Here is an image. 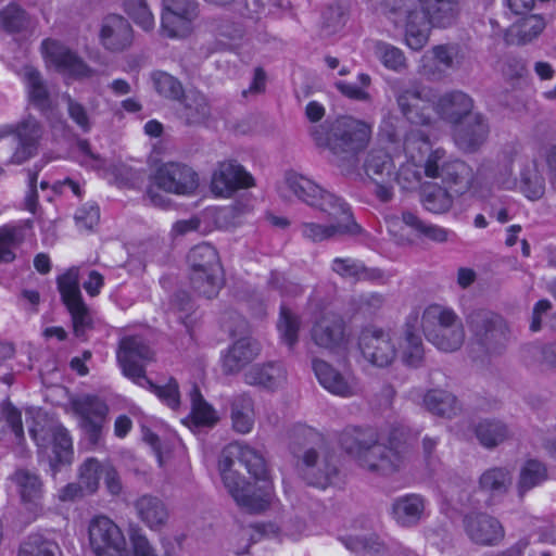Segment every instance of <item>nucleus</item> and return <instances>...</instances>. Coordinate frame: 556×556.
Masks as SVG:
<instances>
[{
  "instance_id": "4be33fe9",
  "label": "nucleus",
  "mask_w": 556,
  "mask_h": 556,
  "mask_svg": "<svg viewBox=\"0 0 556 556\" xmlns=\"http://www.w3.org/2000/svg\"><path fill=\"white\" fill-rule=\"evenodd\" d=\"M98 39L105 51L121 53L132 46L135 31L128 20L119 14L112 13L102 18Z\"/></svg>"
},
{
  "instance_id": "4d7b16f0",
  "label": "nucleus",
  "mask_w": 556,
  "mask_h": 556,
  "mask_svg": "<svg viewBox=\"0 0 556 556\" xmlns=\"http://www.w3.org/2000/svg\"><path fill=\"white\" fill-rule=\"evenodd\" d=\"M452 203V195L445 189L439 187L425 191L422 197L425 208L433 213L446 212Z\"/></svg>"
},
{
  "instance_id": "9b49d317",
  "label": "nucleus",
  "mask_w": 556,
  "mask_h": 556,
  "mask_svg": "<svg viewBox=\"0 0 556 556\" xmlns=\"http://www.w3.org/2000/svg\"><path fill=\"white\" fill-rule=\"evenodd\" d=\"M198 187L199 176L193 168L179 162H166L156 166L151 175L147 197L154 206L166 207L169 201L159 190L176 195H191Z\"/></svg>"
},
{
  "instance_id": "4468645a",
  "label": "nucleus",
  "mask_w": 556,
  "mask_h": 556,
  "mask_svg": "<svg viewBox=\"0 0 556 556\" xmlns=\"http://www.w3.org/2000/svg\"><path fill=\"white\" fill-rule=\"evenodd\" d=\"M326 214L327 223L304 222L300 225V232L306 240L320 242L336 236L345 233H357L358 225L355 223L348 204L340 198L328 197Z\"/></svg>"
},
{
  "instance_id": "2eb2a0df",
  "label": "nucleus",
  "mask_w": 556,
  "mask_h": 556,
  "mask_svg": "<svg viewBox=\"0 0 556 556\" xmlns=\"http://www.w3.org/2000/svg\"><path fill=\"white\" fill-rule=\"evenodd\" d=\"M401 162H406L404 154L392 156L384 149L371 150L365 161V173L374 185V192L381 201H389L393 195L395 182L400 181Z\"/></svg>"
},
{
  "instance_id": "c03bdc74",
  "label": "nucleus",
  "mask_w": 556,
  "mask_h": 556,
  "mask_svg": "<svg viewBox=\"0 0 556 556\" xmlns=\"http://www.w3.org/2000/svg\"><path fill=\"white\" fill-rule=\"evenodd\" d=\"M231 419L233 429L249 433L254 425L253 401L248 395L238 396L232 403Z\"/></svg>"
},
{
  "instance_id": "39448f33",
  "label": "nucleus",
  "mask_w": 556,
  "mask_h": 556,
  "mask_svg": "<svg viewBox=\"0 0 556 556\" xmlns=\"http://www.w3.org/2000/svg\"><path fill=\"white\" fill-rule=\"evenodd\" d=\"M397 105L408 122L418 126L432 127L433 113L441 119L458 125L473 108L472 99L463 91H450L437 96L426 87H410L397 94Z\"/></svg>"
},
{
  "instance_id": "0e129e2a",
  "label": "nucleus",
  "mask_w": 556,
  "mask_h": 556,
  "mask_svg": "<svg viewBox=\"0 0 556 556\" xmlns=\"http://www.w3.org/2000/svg\"><path fill=\"white\" fill-rule=\"evenodd\" d=\"M68 114L71 118L83 129L88 130L90 128L89 117L84 106L71 98L67 99Z\"/></svg>"
},
{
  "instance_id": "6e6d98bb",
  "label": "nucleus",
  "mask_w": 556,
  "mask_h": 556,
  "mask_svg": "<svg viewBox=\"0 0 556 556\" xmlns=\"http://www.w3.org/2000/svg\"><path fill=\"white\" fill-rule=\"evenodd\" d=\"M359 86L339 80L337 81L336 88L342 93L344 97L352 99V100H358V101H367L369 100V93L367 91V88L370 86L371 78L368 74L362 73L357 76Z\"/></svg>"
},
{
  "instance_id": "3c124183",
  "label": "nucleus",
  "mask_w": 556,
  "mask_h": 556,
  "mask_svg": "<svg viewBox=\"0 0 556 556\" xmlns=\"http://www.w3.org/2000/svg\"><path fill=\"white\" fill-rule=\"evenodd\" d=\"M546 478L545 467L538 460L530 459L520 470L518 488L521 493L536 486Z\"/></svg>"
},
{
  "instance_id": "603ef678",
  "label": "nucleus",
  "mask_w": 556,
  "mask_h": 556,
  "mask_svg": "<svg viewBox=\"0 0 556 556\" xmlns=\"http://www.w3.org/2000/svg\"><path fill=\"white\" fill-rule=\"evenodd\" d=\"M58 553L56 543L40 535H31L21 545L18 556H56Z\"/></svg>"
},
{
  "instance_id": "c85d7f7f",
  "label": "nucleus",
  "mask_w": 556,
  "mask_h": 556,
  "mask_svg": "<svg viewBox=\"0 0 556 556\" xmlns=\"http://www.w3.org/2000/svg\"><path fill=\"white\" fill-rule=\"evenodd\" d=\"M13 483L20 494L23 506L35 519L41 511L42 482L39 477L25 469L17 470L13 476Z\"/></svg>"
},
{
  "instance_id": "774afa93",
  "label": "nucleus",
  "mask_w": 556,
  "mask_h": 556,
  "mask_svg": "<svg viewBox=\"0 0 556 556\" xmlns=\"http://www.w3.org/2000/svg\"><path fill=\"white\" fill-rule=\"evenodd\" d=\"M399 122V118L392 114L386 116L380 125L381 136L386 137L390 142H394L397 137Z\"/></svg>"
},
{
  "instance_id": "7ed1b4c3",
  "label": "nucleus",
  "mask_w": 556,
  "mask_h": 556,
  "mask_svg": "<svg viewBox=\"0 0 556 556\" xmlns=\"http://www.w3.org/2000/svg\"><path fill=\"white\" fill-rule=\"evenodd\" d=\"M420 10H410L412 0H384L379 9L396 27L405 28V43L413 50L424 48L433 27H447L458 15L457 0H418Z\"/></svg>"
},
{
  "instance_id": "f257e3e1",
  "label": "nucleus",
  "mask_w": 556,
  "mask_h": 556,
  "mask_svg": "<svg viewBox=\"0 0 556 556\" xmlns=\"http://www.w3.org/2000/svg\"><path fill=\"white\" fill-rule=\"evenodd\" d=\"M404 157L406 162H401L400 173L403 189H412L419 184L422 170L429 178L441 179L456 194L471 188L472 169L441 148L432 150L429 131L413 128L405 136Z\"/></svg>"
},
{
  "instance_id": "5fc2aeb1",
  "label": "nucleus",
  "mask_w": 556,
  "mask_h": 556,
  "mask_svg": "<svg viewBox=\"0 0 556 556\" xmlns=\"http://www.w3.org/2000/svg\"><path fill=\"white\" fill-rule=\"evenodd\" d=\"M277 328L283 343L289 346H293L296 343L300 321L290 309L281 308Z\"/></svg>"
},
{
  "instance_id": "79ce46f5",
  "label": "nucleus",
  "mask_w": 556,
  "mask_h": 556,
  "mask_svg": "<svg viewBox=\"0 0 556 556\" xmlns=\"http://www.w3.org/2000/svg\"><path fill=\"white\" fill-rule=\"evenodd\" d=\"M367 49L388 70L400 72L406 67V58L403 51L389 42L370 40L367 42Z\"/></svg>"
},
{
  "instance_id": "bf43d9fd",
  "label": "nucleus",
  "mask_w": 556,
  "mask_h": 556,
  "mask_svg": "<svg viewBox=\"0 0 556 556\" xmlns=\"http://www.w3.org/2000/svg\"><path fill=\"white\" fill-rule=\"evenodd\" d=\"M26 23V13L15 3L9 4L0 12V27L9 31L20 30Z\"/></svg>"
},
{
  "instance_id": "58836bf2",
  "label": "nucleus",
  "mask_w": 556,
  "mask_h": 556,
  "mask_svg": "<svg viewBox=\"0 0 556 556\" xmlns=\"http://www.w3.org/2000/svg\"><path fill=\"white\" fill-rule=\"evenodd\" d=\"M179 118L188 125H200L210 115L206 98L199 92H188L179 109Z\"/></svg>"
},
{
  "instance_id": "a878e982",
  "label": "nucleus",
  "mask_w": 556,
  "mask_h": 556,
  "mask_svg": "<svg viewBox=\"0 0 556 556\" xmlns=\"http://www.w3.org/2000/svg\"><path fill=\"white\" fill-rule=\"evenodd\" d=\"M13 134L16 135L18 147L11 157V163L22 164L34 155L37 149V140L40 137V128L33 118L24 121L16 127L11 125L0 126V141Z\"/></svg>"
},
{
  "instance_id": "8fccbe9b",
  "label": "nucleus",
  "mask_w": 556,
  "mask_h": 556,
  "mask_svg": "<svg viewBox=\"0 0 556 556\" xmlns=\"http://www.w3.org/2000/svg\"><path fill=\"white\" fill-rule=\"evenodd\" d=\"M191 400V420L197 426H212L218 417L216 412L208 405L200 394L199 390L194 388L190 393Z\"/></svg>"
},
{
  "instance_id": "c756f323",
  "label": "nucleus",
  "mask_w": 556,
  "mask_h": 556,
  "mask_svg": "<svg viewBox=\"0 0 556 556\" xmlns=\"http://www.w3.org/2000/svg\"><path fill=\"white\" fill-rule=\"evenodd\" d=\"M261 352L260 344L251 338L237 340L229 349L222 354L220 366L226 375H233L241 371L248 364L254 361Z\"/></svg>"
},
{
  "instance_id": "b1692460",
  "label": "nucleus",
  "mask_w": 556,
  "mask_h": 556,
  "mask_svg": "<svg viewBox=\"0 0 556 556\" xmlns=\"http://www.w3.org/2000/svg\"><path fill=\"white\" fill-rule=\"evenodd\" d=\"M65 410L78 420L81 428L96 432L105 419L108 406L96 396L77 395L70 399Z\"/></svg>"
},
{
  "instance_id": "4c0bfd02",
  "label": "nucleus",
  "mask_w": 556,
  "mask_h": 556,
  "mask_svg": "<svg viewBox=\"0 0 556 556\" xmlns=\"http://www.w3.org/2000/svg\"><path fill=\"white\" fill-rule=\"evenodd\" d=\"M424 509V498L417 494L401 496L392 505L394 519L403 526L416 523L421 518Z\"/></svg>"
},
{
  "instance_id": "e433bc0d",
  "label": "nucleus",
  "mask_w": 556,
  "mask_h": 556,
  "mask_svg": "<svg viewBox=\"0 0 556 556\" xmlns=\"http://www.w3.org/2000/svg\"><path fill=\"white\" fill-rule=\"evenodd\" d=\"M425 407L432 414L452 418L456 416L462 406L456 396L447 390H429L424 396Z\"/></svg>"
},
{
  "instance_id": "393cba45",
  "label": "nucleus",
  "mask_w": 556,
  "mask_h": 556,
  "mask_svg": "<svg viewBox=\"0 0 556 556\" xmlns=\"http://www.w3.org/2000/svg\"><path fill=\"white\" fill-rule=\"evenodd\" d=\"M301 471L307 483L320 489L333 484L338 475L332 456L320 454L313 448L304 452Z\"/></svg>"
},
{
  "instance_id": "412c9836",
  "label": "nucleus",
  "mask_w": 556,
  "mask_h": 556,
  "mask_svg": "<svg viewBox=\"0 0 556 556\" xmlns=\"http://www.w3.org/2000/svg\"><path fill=\"white\" fill-rule=\"evenodd\" d=\"M311 337L317 346L332 352L345 350L348 343L344 321L332 312H321L315 317Z\"/></svg>"
},
{
  "instance_id": "72a5a7b5",
  "label": "nucleus",
  "mask_w": 556,
  "mask_h": 556,
  "mask_svg": "<svg viewBox=\"0 0 556 556\" xmlns=\"http://www.w3.org/2000/svg\"><path fill=\"white\" fill-rule=\"evenodd\" d=\"M458 321L462 319L452 307L433 303L424 309L420 326L425 337H428Z\"/></svg>"
},
{
  "instance_id": "2f4dec72",
  "label": "nucleus",
  "mask_w": 556,
  "mask_h": 556,
  "mask_svg": "<svg viewBox=\"0 0 556 556\" xmlns=\"http://www.w3.org/2000/svg\"><path fill=\"white\" fill-rule=\"evenodd\" d=\"M403 223L407 227L412 228L417 235L424 236L425 238L435 242H446L453 232L446 228L440 227L433 224H427L420 220L415 214L410 212L403 213L402 217L392 216L387 219L389 231L393 235H397V228Z\"/></svg>"
},
{
  "instance_id": "9d476101",
  "label": "nucleus",
  "mask_w": 556,
  "mask_h": 556,
  "mask_svg": "<svg viewBox=\"0 0 556 556\" xmlns=\"http://www.w3.org/2000/svg\"><path fill=\"white\" fill-rule=\"evenodd\" d=\"M25 420L39 453L47 456L52 467L72 462V438L58 420L39 408H27Z\"/></svg>"
},
{
  "instance_id": "de8ad7c7",
  "label": "nucleus",
  "mask_w": 556,
  "mask_h": 556,
  "mask_svg": "<svg viewBox=\"0 0 556 556\" xmlns=\"http://www.w3.org/2000/svg\"><path fill=\"white\" fill-rule=\"evenodd\" d=\"M151 81L155 91L163 98L178 100L184 94L180 81L166 72H153L151 74Z\"/></svg>"
},
{
  "instance_id": "ea45409f",
  "label": "nucleus",
  "mask_w": 556,
  "mask_h": 556,
  "mask_svg": "<svg viewBox=\"0 0 556 556\" xmlns=\"http://www.w3.org/2000/svg\"><path fill=\"white\" fill-rule=\"evenodd\" d=\"M439 351L451 353L459 350L465 342V329L463 321L455 323L440 331L426 337Z\"/></svg>"
},
{
  "instance_id": "20e7f679",
  "label": "nucleus",
  "mask_w": 556,
  "mask_h": 556,
  "mask_svg": "<svg viewBox=\"0 0 556 556\" xmlns=\"http://www.w3.org/2000/svg\"><path fill=\"white\" fill-rule=\"evenodd\" d=\"M358 348L363 357L378 367L389 366L397 355L407 366H420L425 358V349L419 334L418 316L410 315L407 318L400 338L381 328L364 329L358 339Z\"/></svg>"
},
{
  "instance_id": "dca6fc26",
  "label": "nucleus",
  "mask_w": 556,
  "mask_h": 556,
  "mask_svg": "<svg viewBox=\"0 0 556 556\" xmlns=\"http://www.w3.org/2000/svg\"><path fill=\"white\" fill-rule=\"evenodd\" d=\"M199 17L197 0H162L160 33L169 39L189 37Z\"/></svg>"
},
{
  "instance_id": "0eeeda50",
  "label": "nucleus",
  "mask_w": 556,
  "mask_h": 556,
  "mask_svg": "<svg viewBox=\"0 0 556 556\" xmlns=\"http://www.w3.org/2000/svg\"><path fill=\"white\" fill-rule=\"evenodd\" d=\"M405 434L403 428H395L389 438L390 447L377 442L375 432L371 429L348 428L341 437L343 448L354 457L362 467L389 473L397 467L399 455L397 441Z\"/></svg>"
},
{
  "instance_id": "37998d69",
  "label": "nucleus",
  "mask_w": 556,
  "mask_h": 556,
  "mask_svg": "<svg viewBox=\"0 0 556 556\" xmlns=\"http://www.w3.org/2000/svg\"><path fill=\"white\" fill-rule=\"evenodd\" d=\"M123 10L143 31L151 33L155 28V17L147 0H123Z\"/></svg>"
},
{
  "instance_id": "aec40b11",
  "label": "nucleus",
  "mask_w": 556,
  "mask_h": 556,
  "mask_svg": "<svg viewBox=\"0 0 556 556\" xmlns=\"http://www.w3.org/2000/svg\"><path fill=\"white\" fill-rule=\"evenodd\" d=\"M254 186L251 173L233 160L218 163L211 179V191L222 199H229L236 191Z\"/></svg>"
},
{
  "instance_id": "49530a36",
  "label": "nucleus",
  "mask_w": 556,
  "mask_h": 556,
  "mask_svg": "<svg viewBox=\"0 0 556 556\" xmlns=\"http://www.w3.org/2000/svg\"><path fill=\"white\" fill-rule=\"evenodd\" d=\"M22 77L30 102L45 110L48 106L49 99L47 88L42 83L39 72L30 66H26L22 72Z\"/></svg>"
},
{
  "instance_id": "5701e85b",
  "label": "nucleus",
  "mask_w": 556,
  "mask_h": 556,
  "mask_svg": "<svg viewBox=\"0 0 556 556\" xmlns=\"http://www.w3.org/2000/svg\"><path fill=\"white\" fill-rule=\"evenodd\" d=\"M313 369L323 388L337 396L351 397L361 391L357 379L350 371L341 372L319 359L313 362Z\"/></svg>"
},
{
  "instance_id": "6ab92c4d",
  "label": "nucleus",
  "mask_w": 556,
  "mask_h": 556,
  "mask_svg": "<svg viewBox=\"0 0 556 556\" xmlns=\"http://www.w3.org/2000/svg\"><path fill=\"white\" fill-rule=\"evenodd\" d=\"M58 286L63 302L72 315L75 334L77 337H81L84 336L86 328L90 325L91 318L89 311L81 299L78 268H71L60 276Z\"/></svg>"
},
{
  "instance_id": "1a4fd4ad",
  "label": "nucleus",
  "mask_w": 556,
  "mask_h": 556,
  "mask_svg": "<svg viewBox=\"0 0 556 556\" xmlns=\"http://www.w3.org/2000/svg\"><path fill=\"white\" fill-rule=\"evenodd\" d=\"M89 544L96 556H155L148 539L134 531L128 548L123 530L109 517L99 515L88 525Z\"/></svg>"
},
{
  "instance_id": "7c9ffc66",
  "label": "nucleus",
  "mask_w": 556,
  "mask_h": 556,
  "mask_svg": "<svg viewBox=\"0 0 556 556\" xmlns=\"http://www.w3.org/2000/svg\"><path fill=\"white\" fill-rule=\"evenodd\" d=\"M469 118L464 125L455 128L454 140L459 149L464 151H476L488 139L489 125L480 114L468 115Z\"/></svg>"
},
{
  "instance_id": "f3484780",
  "label": "nucleus",
  "mask_w": 556,
  "mask_h": 556,
  "mask_svg": "<svg viewBox=\"0 0 556 556\" xmlns=\"http://www.w3.org/2000/svg\"><path fill=\"white\" fill-rule=\"evenodd\" d=\"M278 193L285 199L295 198L319 211H327L328 197L338 198L323 189L309 177L294 170H286L277 186Z\"/></svg>"
},
{
  "instance_id": "f704fd0d",
  "label": "nucleus",
  "mask_w": 556,
  "mask_h": 556,
  "mask_svg": "<svg viewBox=\"0 0 556 556\" xmlns=\"http://www.w3.org/2000/svg\"><path fill=\"white\" fill-rule=\"evenodd\" d=\"M546 23L541 15L532 14L514 23L505 33L508 43L526 45L538 38Z\"/></svg>"
},
{
  "instance_id": "ddd939ff",
  "label": "nucleus",
  "mask_w": 556,
  "mask_h": 556,
  "mask_svg": "<svg viewBox=\"0 0 556 556\" xmlns=\"http://www.w3.org/2000/svg\"><path fill=\"white\" fill-rule=\"evenodd\" d=\"M190 283L205 298H214L223 287V269L214 247L201 243L191 249L188 255Z\"/></svg>"
},
{
  "instance_id": "864d4df0",
  "label": "nucleus",
  "mask_w": 556,
  "mask_h": 556,
  "mask_svg": "<svg viewBox=\"0 0 556 556\" xmlns=\"http://www.w3.org/2000/svg\"><path fill=\"white\" fill-rule=\"evenodd\" d=\"M102 464L98 460L90 458L87 459L79 469V483L88 494L94 493L99 488L100 479L102 478Z\"/></svg>"
},
{
  "instance_id": "f03ea898",
  "label": "nucleus",
  "mask_w": 556,
  "mask_h": 556,
  "mask_svg": "<svg viewBox=\"0 0 556 556\" xmlns=\"http://www.w3.org/2000/svg\"><path fill=\"white\" fill-rule=\"evenodd\" d=\"M218 468L225 488L238 505L260 511L270 503L273 482L264 458L256 451L241 443L229 444L222 453Z\"/></svg>"
},
{
  "instance_id": "69168bd1",
  "label": "nucleus",
  "mask_w": 556,
  "mask_h": 556,
  "mask_svg": "<svg viewBox=\"0 0 556 556\" xmlns=\"http://www.w3.org/2000/svg\"><path fill=\"white\" fill-rule=\"evenodd\" d=\"M102 478H104L105 485L111 494H118L122 490V483L119 481L116 470L105 464L102 469Z\"/></svg>"
},
{
  "instance_id": "13d9d810",
  "label": "nucleus",
  "mask_w": 556,
  "mask_h": 556,
  "mask_svg": "<svg viewBox=\"0 0 556 556\" xmlns=\"http://www.w3.org/2000/svg\"><path fill=\"white\" fill-rule=\"evenodd\" d=\"M510 482V473L503 468L490 469L480 478V486L489 492H501L506 490Z\"/></svg>"
},
{
  "instance_id": "680f3d73",
  "label": "nucleus",
  "mask_w": 556,
  "mask_h": 556,
  "mask_svg": "<svg viewBox=\"0 0 556 556\" xmlns=\"http://www.w3.org/2000/svg\"><path fill=\"white\" fill-rule=\"evenodd\" d=\"M200 227V219L192 216L188 219H180L173 224L170 229V237L177 239L190 232L197 231Z\"/></svg>"
},
{
  "instance_id": "e2e57ef3",
  "label": "nucleus",
  "mask_w": 556,
  "mask_h": 556,
  "mask_svg": "<svg viewBox=\"0 0 556 556\" xmlns=\"http://www.w3.org/2000/svg\"><path fill=\"white\" fill-rule=\"evenodd\" d=\"M87 494L88 493L85 492L84 488L80 485L79 482H73L61 488L56 493V498L61 503H72Z\"/></svg>"
},
{
  "instance_id": "09e8293b",
  "label": "nucleus",
  "mask_w": 556,
  "mask_h": 556,
  "mask_svg": "<svg viewBox=\"0 0 556 556\" xmlns=\"http://www.w3.org/2000/svg\"><path fill=\"white\" fill-rule=\"evenodd\" d=\"M23 241L20 228L13 226L0 227V263H10L16 256V249Z\"/></svg>"
},
{
  "instance_id": "c9c22d12",
  "label": "nucleus",
  "mask_w": 556,
  "mask_h": 556,
  "mask_svg": "<svg viewBox=\"0 0 556 556\" xmlns=\"http://www.w3.org/2000/svg\"><path fill=\"white\" fill-rule=\"evenodd\" d=\"M135 507L141 521L152 530L161 529L167 521V509L157 497L143 495L136 501Z\"/></svg>"
},
{
  "instance_id": "a18cd8bd",
  "label": "nucleus",
  "mask_w": 556,
  "mask_h": 556,
  "mask_svg": "<svg viewBox=\"0 0 556 556\" xmlns=\"http://www.w3.org/2000/svg\"><path fill=\"white\" fill-rule=\"evenodd\" d=\"M476 435L479 442L485 447L495 446L509 437V430L500 420H482L476 426Z\"/></svg>"
},
{
  "instance_id": "473e14b6",
  "label": "nucleus",
  "mask_w": 556,
  "mask_h": 556,
  "mask_svg": "<svg viewBox=\"0 0 556 556\" xmlns=\"http://www.w3.org/2000/svg\"><path fill=\"white\" fill-rule=\"evenodd\" d=\"M456 49L451 46H437L421 58V73L431 77H440L453 68Z\"/></svg>"
},
{
  "instance_id": "6e6552de",
  "label": "nucleus",
  "mask_w": 556,
  "mask_h": 556,
  "mask_svg": "<svg viewBox=\"0 0 556 556\" xmlns=\"http://www.w3.org/2000/svg\"><path fill=\"white\" fill-rule=\"evenodd\" d=\"M494 185L501 190L519 191L529 201H539L545 194V179L538 162L519 149L504 153Z\"/></svg>"
},
{
  "instance_id": "338daca9",
  "label": "nucleus",
  "mask_w": 556,
  "mask_h": 556,
  "mask_svg": "<svg viewBox=\"0 0 556 556\" xmlns=\"http://www.w3.org/2000/svg\"><path fill=\"white\" fill-rule=\"evenodd\" d=\"M104 285L103 276L97 270H90L88 274V278L84 281L83 286L85 291L90 296H96L100 293L102 287Z\"/></svg>"
},
{
  "instance_id": "a19ab883",
  "label": "nucleus",
  "mask_w": 556,
  "mask_h": 556,
  "mask_svg": "<svg viewBox=\"0 0 556 556\" xmlns=\"http://www.w3.org/2000/svg\"><path fill=\"white\" fill-rule=\"evenodd\" d=\"M332 269L341 277L350 280H378L382 273L376 268H367L363 263L353 258H334Z\"/></svg>"
},
{
  "instance_id": "423d86ee",
  "label": "nucleus",
  "mask_w": 556,
  "mask_h": 556,
  "mask_svg": "<svg viewBox=\"0 0 556 556\" xmlns=\"http://www.w3.org/2000/svg\"><path fill=\"white\" fill-rule=\"evenodd\" d=\"M153 351L140 337H126L119 343L117 359L125 377L154 393L157 399L176 410L180 405L178 383L170 378L165 384H155L146 376V366L153 361Z\"/></svg>"
},
{
  "instance_id": "cd10ccee",
  "label": "nucleus",
  "mask_w": 556,
  "mask_h": 556,
  "mask_svg": "<svg viewBox=\"0 0 556 556\" xmlns=\"http://www.w3.org/2000/svg\"><path fill=\"white\" fill-rule=\"evenodd\" d=\"M243 380L249 386L274 392L285 387L287 370L277 362L257 364L244 371Z\"/></svg>"
},
{
  "instance_id": "a211bd4d",
  "label": "nucleus",
  "mask_w": 556,
  "mask_h": 556,
  "mask_svg": "<svg viewBox=\"0 0 556 556\" xmlns=\"http://www.w3.org/2000/svg\"><path fill=\"white\" fill-rule=\"evenodd\" d=\"M41 53L48 68L54 70L67 78L88 79L96 74V71L88 66L81 58L59 40H43Z\"/></svg>"
},
{
  "instance_id": "bb28decb",
  "label": "nucleus",
  "mask_w": 556,
  "mask_h": 556,
  "mask_svg": "<svg viewBox=\"0 0 556 556\" xmlns=\"http://www.w3.org/2000/svg\"><path fill=\"white\" fill-rule=\"evenodd\" d=\"M464 528L469 539L481 545L496 544L504 538V529L500 521L486 514L467 515Z\"/></svg>"
},
{
  "instance_id": "052dcab7",
  "label": "nucleus",
  "mask_w": 556,
  "mask_h": 556,
  "mask_svg": "<svg viewBox=\"0 0 556 556\" xmlns=\"http://www.w3.org/2000/svg\"><path fill=\"white\" fill-rule=\"evenodd\" d=\"M75 219L79 227L92 229L99 223L100 210L94 204H85L77 211Z\"/></svg>"
},
{
  "instance_id": "f8f14e48",
  "label": "nucleus",
  "mask_w": 556,
  "mask_h": 556,
  "mask_svg": "<svg viewBox=\"0 0 556 556\" xmlns=\"http://www.w3.org/2000/svg\"><path fill=\"white\" fill-rule=\"evenodd\" d=\"M370 135V125L352 117H342L329 126L323 125L313 130L316 143L334 154H355L366 147Z\"/></svg>"
}]
</instances>
